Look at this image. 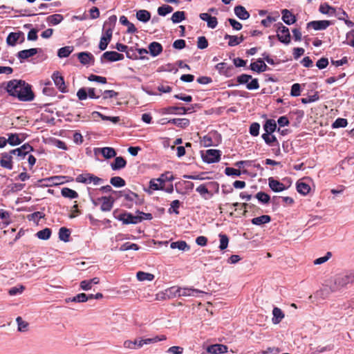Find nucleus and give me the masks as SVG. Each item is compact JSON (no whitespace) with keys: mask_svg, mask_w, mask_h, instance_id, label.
<instances>
[{"mask_svg":"<svg viewBox=\"0 0 354 354\" xmlns=\"http://www.w3.org/2000/svg\"><path fill=\"white\" fill-rule=\"evenodd\" d=\"M6 90L10 95L22 102H30L35 98L31 86L21 80H12L8 82Z\"/></svg>","mask_w":354,"mask_h":354,"instance_id":"nucleus-1","label":"nucleus"},{"mask_svg":"<svg viewBox=\"0 0 354 354\" xmlns=\"http://www.w3.org/2000/svg\"><path fill=\"white\" fill-rule=\"evenodd\" d=\"M113 192L115 194L118 193L119 197H124V201L127 202L125 203V206L128 208H131L133 204L142 205L144 203V198L142 197L129 189H125L120 192Z\"/></svg>","mask_w":354,"mask_h":354,"instance_id":"nucleus-2","label":"nucleus"},{"mask_svg":"<svg viewBox=\"0 0 354 354\" xmlns=\"http://www.w3.org/2000/svg\"><path fill=\"white\" fill-rule=\"evenodd\" d=\"M332 281L333 284H331L330 286V288L331 291L334 292L337 290H339L340 288L346 286L348 283H353L354 274L351 272L347 274H337Z\"/></svg>","mask_w":354,"mask_h":354,"instance_id":"nucleus-3","label":"nucleus"},{"mask_svg":"<svg viewBox=\"0 0 354 354\" xmlns=\"http://www.w3.org/2000/svg\"><path fill=\"white\" fill-rule=\"evenodd\" d=\"M239 84H246L248 90H256L259 88V83L257 78H252V75L241 74L236 77Z\"/></svg>","mask_w":354,"mask_h":354,"instance_id":"nucleus-4","label":"nucleus"},{"mask_svg":"<svg viewBox=\"0 0 354 354\" xmlns=\"http://www.w3.org/2000/svg\"><path fill=\"white\" fill-rule=\"evenodd\" d=\"M203 160L207 163L218 162L221 156V152L218 149H207L202 153Z\"/></svg>","mask_w":354,"mask_h":354,"instance_id":"nucleus-5","label":"nucleus"},{"mask_svg":"<svg viewBox=\"0 0 354 354\" xmlns=\"http://www.w3.org/2000/svg\"><path fill=\"white\" fill-rule=\"evenodd\" d=\"M100 95V91L97 93L94 88H81L77 92L80 100H86L88 97L91 99H98Z\"/></svg>","mask_w":354,"mask_h":354,"instance_id":"nucleus-6","label":"nucleus"},{"mask_svg":"<svg viewBox=\"0 0 354 354\" xmlns=\"http://www.w3.org/2000/svg\"><path fill=\"white\" fill-rule=\"evenodd\" d=\"M277 37L281 43L288 44L290 43L291 37L288 28L283 26L281 23L277 24Z\"/></svg>","mask_w":354,"mask_h":354,"instance_id":"nucleus-7","label":"nucleus"},{"mask_svg":"<svg viewBox=\"0 0 354 354\" xmlns=\"http://www.w3.org/2000/svg\"><path fill=\"white\" fill-rule=\"evenodd\" d=\"M118 218L126 225L137 224L142 222V218L140 215L134 216L132 214L127 212L120 214Z\"/></svg>","mask_w":354,"mask_h":354,"instance_id":"nucleus-8","label":"nucleus"},{"mask_svg":"<svg viewBox=\"0 0 354 354\" xmlns=\"http://www.w3.org/2000/svg\"><path fill=\"white\" fill-rule=\"evenodd\" d=\"M332 24L328 20L312 21L306 24L307 29H314L315 30H324Z\"/></svg>","mask_w":354,"mask_h":354,"instance_id":"nucleus-9","label":"nucleus"},{"mask_svg":"<svg viewBox=\"0 0 354 354\" xmlns=\"http://www.w3.org/2000/svg\"><path fill=\"white\" fill-rule=\"evenodd\" d=\"M52 79L59 91L62 93H66L68 91L64 77L60 74L59 71H55L53 73Z\"/></svg>","mask_w":354,"mask_h":354,"instance_id":"nucleus-10","label":"nucleus"},{"mask_svg":"<svg viewBox=\"0 0 354 354\" xmlns=\"http://www.w3.org/2000/svg\"><path fill=\"white\" fill-rule=\"evenodd\" d=\"M124 59V55L121 53H117L115 51H106L102 54L100 57V61L102 63L104 62V60H106L108 62H116L122 60Z\"/></svg>","mask_w":354,"mask_h":354,"instance_id":"nucleus-11","label":"nucleus"},{"mask_svg":"<svg viewBox=\"0 0 354 354\" xmlns=\"http://www.w3.org/2000/svg\"><path fill=\"white\" fill-rule=\"evenodd\" d=\"M32 151H33V147L28 143H26L19 148L10 150V153L17 156L19 158H24L26 154Z\"/></svg>","mask_w":354,"mask_h":354,"instance_id":"nucleus-12","label":"nucleus"},{"mask_svg":"<svg viewBox=\"0 0 354 354\" xmlns=\"http://www.w3.org/2000/svg\"><path fill=\"white\" fill-rule=\"evenodd\" d=\"M97 201L102 202L100 209L102 212H110L115 202V199L112 196H102L98 198Z\"/></svg>","mask_w":354,"mask_h":354,"instance_id":"nucleus-13","label":"nucleus"},{"mask_svg":"<svg viewBox=\"0 0 354 354\" xmlns=\"http://www.w3.org/2000/svg\"><path fill=\"white\" fill-rule=\"evenodd\" d=\"M216 68L221 75L226 77H231L233 74L234 67L232 65H227L225 62H221L216 65Z\"/></svg>","mask_w":354,"mask_h":354,"instance_id":"nucleus-14","label":"nucleus"},{"mask_svg":"<svg viewBox=\"0 0 354 354\" xmlns=\"http://www.w3.org/2000/svg\"><path fill=\"white\" fill-rule=\"evenodd\" d=\"M190 108H185L183 106H168L161 109L162 114H185L187 111H190Z\"/></svg>","mask_w":354,"mask_h":354,"instance_id":"nucleus-15","label":"nucleus"},{"mask_svg":"<svg viewBox=\"0 0 354 354\" xmlns=\"http://www.w3.org/2000/svg\"><path fill=\"white\" fill-rule=\"evenodd\" d=\"M0 165L6 169H12V154L10 151L8 153H1V158L0 160Z\"/></svg>","mask_w":354,"mask_h":354,"instance_id":"nucleus-16","label":"nucleus"},{"mask_svg":"<svg viewBox=\"0 0 354 354\" xmlns=\"http://www.w3.org/2000/svg\"><path fill=\"white\" fill-rule=\"evenodd\" d=\"M77 58L80 62L83 65H86L91 64L92 65L94 64L95 58L92 53L89 52H81L77 55Z\"/></svg>","mask_w":354,"mask_h":354,"instance_id":"nucleus-17","label":"nucleus"},{"mask_svg":"<svg viewBox=\"0 0 354 354\" xmlns=\"http://www.w3.org/2000/svg\"><path fill=\"white\" fill-rule=\"evenodd\" d=\"M250 68L257 73H262L269 69L268 66L265 64L263 59L259 58L257 62H252L250 65Z\"/></svg>","mask_w":354,"mask_h":354,"instance_id":"nucleus-18","label":"nucleus"},{"mask_svg":"<svg viewBox=\"0 0 354 354\" xmlns=\"http://www.w3.org/2000/svg\"><path fill=\"white\" fill-rule=\"evenodd\" d=\"M95 153H100L102 156L106 159H109L113 158L116 156L115 150L109 147H102V148H95L94 149Z\"/></svg>","mask_w":354,"mask_h":354,"instance_id":"nucleus-19","label":"nucleus"},{"mask_svg":"<svg viewBox=\"0 0 354 354\" xmlns=\"http://www.w3.org/2000/svg\"><path fill=\"white\" fill-rule=\"evenodd\" d=\"M25 136L24 134L20 133H8V142L12 146L20 145L24 140Z\"/></svg>","mask_w":354,"mask_h":354,"instance_id":"nucleus-20","label":"nucleus"},{"mask_svg":"<svg viewBox=\"0 0 354 354\" xmlns=\"http://www.w3.org/2000/svg\"><path fill=\"white\" fill-rule=\"evenodd\" d=\"M116 21H117L116 15L110 16L104 24L103 31L113 34V31L115 28Z\"/></svg>","mask_w":354,"mask_h":354,"instance_id":"nucleus-21","label":"nucleus"},{"mask_svg":"<svg viewBox=\"0 0 354 354\" xmlns=\"http://www.w3.org/2000/svg\"><path fill=\"white\" fill-rule=\"evenodd\" d=\"M20 37H22L21 42H23L24 37L22 32L19 31L18 32H10L6 39L7 44L10 46H14Z\"/></svg>","mask_w":354,"mask_h":354,"instance_id":"nucleus-22","label":"nucleus"},{"mask_svg":"<svg viewBox=\"0 0 354 354\" xmlns=\"http://www.w3.org/2000/svg\"><path fill=\"white\" fill-rule=\"evenodd\" d=\"M268 185L270 188L275 192H279L286 189V187L282 183L272 177L268 179Z\"/></svg>","mask_w":354,"mask_h":354,"instance_id":"nucleus-23","label":"nucleus"},{"mask_svg":"<svg viewBox=\"0 0 354 354\" xmlns=\"http://www.w3.org/2000/svg\"><path fill=\"white\" fill-rule=\"evenodd\" d=\"M178 291V297L197 296L198 294L203 292L202 291L189 288H180L176 289Z\"/></svg>","mask_w":354,"mask_h":354,"instance_id":"nucleus-24","label":"nucleus"},{"mask_svg":"<svg viewBox=\"0 0 354 354\" xmlns=\"http://www.w3.org/2000/svg\"><path fill=\"white\" fill-rule=\"evenodd\" d=\"M282 20L287 25H292L297 21L296 17L288 9L281 10Z\"/></svg>","mask_w":354,"mask_h":354,"instance_id":"nucleus-25","label":"nucleus"},{"mask_svg":"<svg viewBox=\"0 0 354 354\" xmlns=\"http://www.w3.org/2000/svg\"><path fill=\"white\" fill-rule=\"evenodd\" d=\"M200 18L203 21H205L207 23V26L210 28H215L218 24L216 17H212L208 13H201L199 15Z\"/></svg>","mask_w":354,"mask_h":354,"instance_id":"nucleus-26","label":"nucleus"},{"mask_svg":"<svg viewBox=\"0 0 354 354\" xmlns=\"http://www.w3.org/2000/svg\"><path fill=\"white\" fill-rule=\"evenodd\" d=\"M165 123H171L180 128L185 129L189 125L190 122L187 118H174L169 120L167 122H164L162 124H164Z\"/></svg>","mask_w":354,"mask_h":354,"instance_id":"nucleus-27","label":"nucleus"},{"mask_svg":"<svg viewBox=\"0 0 354 354\" xmlns=\"http://www.w3.org/2000/svg\"><path fill=\"white\" fill-rule=\"evenodd\" d=\"M207 351L211 354L225 353L227 351V347L223 344H214L208 346Z\"/></svg>","mask_w":354,"mask_h":354,"instance_id":"nucleus-28","label":"nucleus"},{"mask_svg":"<svg viewBox=\"0 0 354 354\" xmlns=\"http://www.w3.org/2000/svg\"><path fill=\"white\" fill-rule=\"evenodd\" d=\"M261 137L268 145L271 147H278V151H280L279 142L274 136L268 133H263Z\"/></svg>","mask_w":354,"mask_h":354,"instance_id":"nucleus-29","label":"nucleus"},{"mask_svg":"<svg viewBox=\"0 0 354 354\" xmlns=\"http://www.w3.org/2000/svg\"><path fill=\"white\" fill-rule=\"evenodd\" d=\"M112 35L113 34L110 32L103 31V34L102 36L101 37L99 44V48L101 50H104L107 48L108 44L110 43L111 40Z\"/></svg>","mask_w":354,"mask_h":354,"instance_id":"nucleus-30","label":"nucleus"},{"mask_svg":"<svg viewBox=\"0 0 354 354\" xmlns=\"http://www.w3.org/2000/svg\"><path fill=\"white\" fill-rule=\"evenodd\" d=\"M38 53L37 48H30L28 50H23L17 53V57L19 59H21V62L24 59H26L29 57H31L34 55H35Z\"/></svg>","mask_w":354,"mask_h":354,"instance_id":"nucleus-31","label":"nucleus"},{"mask_svg":"<svg viewBox=\"0 0 354 354\" xmlns=\"http://www.w3.org/2000/svg\"><path fill=\"white\" fill-rule=\"evenodd\" d=\"M234 13L236 15V17L241 20H245L250 17V13L246 10L245 7L242 6H235Z\"/></svg>","mask_w":354,"mask_h":354,"instance_id":"nucleus-32","label":"nucleus"},{"mask_svg":"<svg viewBox=\"0 0 354 354\" xmlns=\"http://www.w3.org/2000/svg\"><path fill=\"white\" fill-rule=\"evenodd\" d=\"M127 165L126 160L122 156L115 157L114 162L111 164V169L114 171L124 168Z\"/></svg>","mask_w":354,"mask_h":354,"instance_id":"nucleus-33","label":"nucleus"},{"mask_svg":"<svg viewBox=\"0 0 354 354\" xmlns=\"http://www.w3.org/2000/svg\"><path fill=\"white\" fill-rule=\"evenodd\" d=\"M149 51L152 56H158L162 53V46L160 43L153 41L149 45Z\"/></svg>","mask_w":354,"mask_h":354,"instance_id":"nucleus-34","label":"nucleus"},{"mask_svg":"<svg viewBox=\"0 0 354 354\" xmlns=\"http://www.w3.org/2000/svg\"><path fill=\"white\" fill-rule=\"evenodd\" d=\"M319 11L324 15L333 16L335 15L336 9L327 3H322L319 7Z\"/></svg>","mask_w":354,"mask_h":354,"instance_id":"nucleus-35","label":"nucleus"},{"mask_svg":"<svg viewBox=\"0 0 354 354\" xmlns=\"http://www.w3.org/2000/svg\"><path fill=\"white\" fill-rule=\"evenodd\" d=\"M273 317L272 319L274 324H279L281 320L284 318L285 315L283 311L277 307H274L272 310Z\"/></svg>","mask_w":354,"mask_h":354,"instance_id":"nucleus-36","label":"nucleus"},{"mask_svg":"<svg viewBox=\"0 0 354 354\" xmlns=\"http://www.w3.org/2000/svg\"><path fill=\"white\" fill-rule=\"evenodd\" d=\"M276 121L273 119H268L263 124V129L266 131L265 133L272 134L277 129Z\"/></svg>","mask_w":354,"mask_h":354,"instance_id":"nucleus-37","label":"nucleus"},{"mask_svg":"<svg viewBox=\"0 0 354 354\" xmlns=\"http://www.w3.org/2000/svg\"><path fill=\"white\" fill-rule=\"evenodd\" d=\"M120 22L122 25L127 26V32L128 33H135L138 31L137 28H136L134 24L133 23L130 22L128 20L127 17H125L124 15L121 16L120 17Z\"/></svg>","mask_w":354,"mask_h":354,"instance_id":"nucleus-38","label":"nucleus"},{"mask_svg":"<svg viewBox=\"0 0 354 354\" xmlns=\"http://www.w3.org/2000/svg\"><path fill=\"white\" fill-rule=\"evenodd\" d=\"M196 191L199 193V194L204 199L207 200L212 196V194L210 191L208 190L207 185L205 184L200 185L196 189Z\"/></svg>","mask_w":354,"mask_h":354,"instance_id":"nucleus-39","label":"nucleus"},{"mask_svg":"<svg viewBox=\"0 0 354 354\" xmlns=\"http://www.w3.org/2000/svg\"><path fill=\"white\" fill-rule=\"evenodd\" d=\"M142 346L140 339H136L134 341L126 340L124 342V347L129 349H138Z\"/></svg>","mask_w":354,"mask_h":354,"instance_id":"nucleus-40","label":"nucleus"},{"mask_svg":"<svg viewBox=\"0 0 354 354\" xmlns=\"http://www.w3.org/2000/svg\"><path fill=\"white\" fill-rule=\"evenodd\" d=\"M271 217L269 215H262L252 219L251 222L255 225H261L270 223Z\"/></svg>","mask_w":354,"mask_h":354,"instance_id":"nucleus-41","label":"nucleus"},{"mask_svg":"<svg viewBox=\"0 0 354 354\" xmlns=\"http://www.w3.org/2000/svg\"><path fill=\"white\" fill-rule=\"evenodd\" d=\"M136 18L138 20L146 23L150 20L151 13L146 10H140L136 12Z\"/></svg>","mask_w":354,"mask_h":354,"instance_id":"nucleus-42","label":"nucleus"},{"mask_svg":"<svg viewBox=\"0 0 354 354\" xmlns=\"http://www.w3.org/2000/svg\"><path fill=\"white\" fill-rule=\"evenodd\" d=\"M170 248L172 249H178L182 251H188L190 249L189 245L185 241H178L172 242L170 244Z\"/></svg>","mask_w":354,"mask_h":354,"instance_id":"nucleus-43","label":"nucleus"},{"mask_svg":"<svg viewBox=\"0 0 354 354\" xmlns=\"http://www.w3.org/2000/svg\"><path fill=\"white\" fill-rule=\"evenodd\" d=\"M164 184L158 178H153L149 181V189L153 191L163 190Z\"/></svg>","mask_w":354,"mask_h":354,"instance_id":"nucleus-44","label":"nucleus"},{"mask_svg":"<svg viewBox=\"0 0 354 354\" xmlns=\"http://www.w3.org/2000/svg\"><path fill=\"white\" fill-rule=\"evenodd\" d=\"M136 277L138 281H151L154 279L155 276L153 274L145 272L142 271H139L136 274Z\"/></svg>","mask_w":354,"mask_h":354,"instance_id":"nucleus-45","label":"nucleus"},{"mask_svg":"<svg viewBox=\"0 0 354 354\" xmlns=\"http://www.w3.org/2000/svg\"><path fill=\"white\" fill-rule=\"evenodd\" d=\"M297 190L299 194L305 196L310 192V187L307 183L303 182H297Z\"/></svg>","mask_w":354,"mask_h":354,"instance_id":"nucleus-46","label":"nucleus"},{"mask_svg":"<svg viewBox=\"0 0 354 354\" xmlns=\"http://www.w3.org/2000/svg\"><path fill=\"white\" fill-rule=\"evenodd\" d=\"M71 236V230L65 227H62L59 230V239L64 242H68Z\"/></svg>","mask_w":354,"mask_h":354,"instance_id":"nucleus-47","label":"nucleus"},{"mask_svg":"<svg viewBox=\"0 0 354 354\" xmlns=\"http://www.w3.org/2000/svg\"><path fill=\"white\" fill-rule=\"evenodd\" d=\"M62 195L65 198H76L78 197V194L73 189L68 187H64L61 191Z\"/></svg>","mask_w":354,"mask_h":354,"instance_id":"nucleus-48","label":"nucleus"},{"mask_svg":"<svg viewBox=\"0 0 354 354\" xmlns=\"http://www.w3.org/2000/svg\"><path fill=\"white\" fill-rule=\"evenodd\" d=\"M64 19V17L60 14H54L47 17V21L51 25H57Z\"/></svg>","mask_w":354,"mask_h":354,"instance_id":"nucleus-49","label":"nucleus"},{"mask_svg":"<svg viewBox=\"0 0 354 354\" xmlns=\"http://www.w3.org/2000/svg\"><path fill=\"white\" fill-rule=\"evenodd\" d=\"M52 231L50 228L46 227L37 232L36 236L41 240H48L51 236Z\"/></svg>","mask_w":354,"mask_h":354,"instance_id":"nucleus-50","label":"nucleus"},{"mask_svg":"<svg viewBox=\"0 0 354 354\" xmlns=\"http://www.w3.org/2000/svg\"><path fill=\"white\" fill-rule=\"evenodd\" d=\"M73 50V46H64L58 50L57 55L61 58L67 57L70 55Z\"/></svg>","mask_w":354,"mask_h":354,"instance_id":"nucleus-51","label":"nucleus"},{"mask_svg":"<svg viewBox=\"0 0 354 354\" xmlns=\"http://www.w3.org/2000/svg\"><path fill=\"white\" fill-rule=\"evenodd\" d=\"M110 183L115 187H122L126 185L125 180L120 176L112 177Z\"/></svg>","mask_w":354,"mask_h":354,"instance_id":"nucleus-52","label":"nucleus"},{"mask_svg":"<svg viewBox=\"0 0 354 354\" xmlns=\"http://www.w3.org/2000/svg\"><path fill=\"white\" fill-rule=\"evenodd\" d=\"M66 302L73 301V302H86L87 301V295L85 293H80L73 298L66 299Z\"/></svg>","mask_w":354,"mask_h":354,"instance_id":"nucleus-53","label":"nucleus"},{"mask_svg":"<svg viewBox=\"0 0 354 354\" xmlns=\"http://www.w3.org/2000/svg\"><path fill=\"white\" fill-rule=\"evenodd\" d=\"M185 19V13L183 11H176L171 16V21L176 24L182 21Z\"/></svg>","mask_w":354,"mask_h":354,"instance_id":"nucleus-54","label":"nucleus"},{"mask_svg":"<svg viewBox=\"0 0 354 354\" xmlns=\"http://www.w3.org/2000/svg\"><path fill=\"white\" fill-rule=\"evenodd\" d=\"M17 323V329L20 332H26L28 330V323L23 320L21 317H17L16 319Z\"/></svg>","mask_w":354,"mask_h":354,"instance_id":"nucleus-55","label":"nucleus"},{"mask_svg":"<svg viewBox=\"0 0 354 354\" xmlns=\"http://www.w3.org/2000/svg\"><path fill=\"white\" fill-rule=\"evenodd\" d=\"M140 339L142 342V345L143 346L144 344H153V343L160 342L161 340H165V339H166V337H165V336L162 335L161 337L156 336L153 338H147V339Z\"/></svg>","mask_w":354,"mask_h":354,"instance_id":"nucleus-56","label":"nucleus"},{"mask_svg":"<svg viewBox=\"0 0 354 354\" xmlns=\"http://www.w3.org/2000/svg\"><path fill=\"white\" fill-rule=\"evenodd\" d=\"M0 218L4 221V226L8 225L11 222L10 213L5 209H0Z\"/></svg>","mask_w":354,"mask_h":354,"instance_id":"nucleus-57","label":"nucleus"},{"mask_svg":"<svg viewBox=\"0 0 354 354\" xmlns=\"http://www.w3.org/2000/svg\"><path fill=\"white\" fill-rule=\"evenodd\" d=\"M319 99V95L317 91L315 92L313 95H308L307 97H303L301 101L303 104H308L317 101Z\"/></svg>","mask_w":354,"mask_h":354,"instance_id":"nucleus-58","label":"nucleus"},{"mask_svg":"<svg viewBox=\"0 0 354 354\" xmlns=\"http://www.w3.org/2000/svg\"><path fill=\"white\" fill-rule=\"evenodd\" d=\"M348 124V121L345 118H339L332 124L333 129H337L340 127H346Z\"/></svg>","mask_w":354,"mask_h":354,"instance_id":"nucleus-59","label":"nucleus"},{"mask_svg":"<svg viewBox=\"0 0 354 354\" xmlns=\"http://www.w3.org/2000/svg\"><path fill=\"white\" fill-rule=\"evenodd\" d=\"M88 80L90 82H96L100 84H106L107 80L105 77L98 76L96 75L91 74L88 77Z\"/></svg>","mask_w":354,"mask_h":354,"instance_id":"nucleus-60","label":"nucleus"},{"mask_svg":"<svg viewBox=\"0 0 354 354\" xmlns=\"http://www.w3.org/2000/svg\"><path fill=\"white\" fill-rule=\"evenodd\" d=\"M172 11L173 8L169 5H163L158 8V13L160 16H165Z\"/></svg>","mask_w":354,"mask_h":354,"instance_id":"nucleus-61","label":"nucleus"},{"mask_svg":"<svg viewBox=\"0 0 354 354\" xmlns=\"http://www.w3.org/2000/svg\"><path fill=\"white\" fill-rule=\"evenodd\" d=\"M138 249H139V247L137 244L132 243L130 242L124 243L120 248V250H121V251H127V250H138Z\"/></svg>","mask_w":354,"mask_h":354,"instance_id":"nucleus-62","label":"nucleus"},{"mask_svg":"<svg viewBox=\"0 0 354 354\" xmlns=\"http://www.w3.org/2000/svg\"><path fill=\"white\" fill-rule=\"evenodd\" d=\"M255 197L259 200V201L263 203H268L270 200V196L263 192H258Z\"/></svg>","mask_w":354,"mask_h":354,"instance_id":"nucleus-63","label":"nucleus"},{"mask_svg":"<svg viewBox=\"0 0 354 354\" xmlns=\"http://www.w3.org/2000/svg\"><path fill=\"white\" fill-rule=\"evenodd\" d=\"M220 238V245L219 248L221 250H225L227 248L229 243V239L228 236L226 234H219Z\"/></svg>","mask_w":354,"mask_h":354,"instance_id":"nucleus-64","label":"nucleus"}]
</instances>
